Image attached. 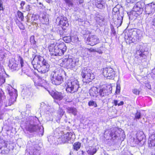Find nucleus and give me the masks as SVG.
Returning a JSON list of instances; mask_svg holds the SVG:
<instances>
[{"label":"nucleus","instance_id":"34","mask_svg":"<svg viewBox=\"0 0 155 155\" xmlns=\"http://www.w3.org/2000/svg\"><path fill=\"white\" fill-rule=\"evenodd\" d=\"M97 150L95 149H93L92 150L89 149L87 151V155H93L96 152Z\"/></svg>","mask_w":155,"mask_h":155},{"label":"nucleus","instance_id":"26","mask_svg":"<svg viewBox=\"0 0 155 155\" xmlns=\"http://www.w3.org/2000/svg\"><path fill=\"white\" fill-rule=\"evenodd\" d=\"M95 5L99 9H103L105 8V3L103 0H97Z\"/></svg>","mask_w":155,"mask_h":155},{"label":"nucleus","instance_id":"10","mask_svg":"<svg viewBox=\"0 0 155 155\" xmlns=\"http://www.w3.org/2000/svg\"><path fill=\"white\" fill-rule=\"evenodd\" d=\"M124 38L125 40H129L134 43L139 41V36L136 31L130 30L124 32Z\"/></svg>","mask_w":155,"mask_h":155},{"label":"nucleus","instance_id":"22","mask_svg":"<svg viewBox=\"0 0 155 155\" xmlns=\"http://www.w3.org/2000/svg\"><path fill=\"white\" fill-rule=\"evenodd\" d=\"M51 95L54 98L59 101L61 100L64 97L62 94L58 91H52L51 92L48 91Z\"/></svg>","mask_w":155,"mask_h":155},{"label":"nucleus","instance_id":"63","mask_svg":"<svg viewBox=\"0 0 155 155\" xmlns=\"http://www.w3.org/2000/svg\"><path fill=\"white\" fill-rule=\"evenodd\" d=\"M112 32L114 35L115 34V31L114 30V31H112Z\"/></svg>","mask_w":155,"mask_h":155},{"label":"nucleus","instance_id":"20","mask_svg":"<svg viewBox=\"0 0 155 155\" xmlns=\"http://www.w3.org/2000/svg\"><path fill=\"white\" fill-rule=\"evenodd\" d=\"M136 136L138 140L137 143H140V144H143L145 141V139L144 138V135L143 132L141 131H137Z\"/></svg>","mask_w":155,"mask_h":155},{"label":"nucleus","instance_id":"16","mask_svg":"<svg viewBox=\"0 0 155 155\" xmlns=\"http://www.w3.org/2000/svg\"><path fill=\"white\" fill-rule=\"evenodd\" d=\"M100 40L95 35H92L88 37L87 40V43L88 44L94 46L99 43Z\"/></svg>","mask_w":155,"mask_h":155},{"label":"nucleus","instance_id":"61","mask_svg":"<svg viewBox=\"0 0 155 155\" xmlns=\"http://www.w3.org/2000/svg\"><path fill=\"white\" fill-rule=\"evenodd\" d=\"M4 49L3 48H0V52H3L4 51Z\"/></svg>","mask_w":155,"mask_h":155},{"label":"nucleus","instance_id":"15","mask_svg":"<svg viewBox=\"0 0 155 155\" xmlns=\"http://www.w3.org/2000/svg\"><path fill=\"white\" fill-rule=\"evenodd\" d=\"M8 66L12 71H17L20 68V65L18 63L14 58L9 60Z\"/></svg>","mask_w":155,"mask_h":155},{"label":"nucleus","instance_id":"60","mask_svg":"<svg viewBox=\"0 0 155 155\" xmlns=\"http://www.w3.org/2000/svg\"><path fill=\"white\" fill-rule=\"evenodd\" d=\"M49 107V108H48V107H46V108H44L45 110L46 111H49V109H50V107Z\"/></svg>","mask_w":155,"mask_h":155},{"label":"nucleus","instance_id":"32","mask_svg":"<svg viewBox=\"0 0 155 155\" xmlns=\"http://www.w3.org/2000/svg\"><path fill=\"white\" fill-rule=\"evenodd\" d=\"M30 40L31 44L34 46V48L37 47L36 45V41L35 40V36H31L30 38Z\"/></svg>","mask_w":155,"mask_h":155},{"label":"nucleus","instance_id":"30","mask_svg":"<svg viewBox=\"0 0 155 155\" xmlns=\"http://www.w3.org/2000/svg\"><path fill=\"white\" fill-rule=\"evenodd\" d=\"M34 149L31 150V152L33 155H40V153L38 150L39 147L38 145H36L34 146Z\"/></svg>","mask_w":155,"mask_h":155},{"label":"nucleus","instance_id":"38","mask_svg":"<svg viewBox=\"0 0 155 155\" xmlns=\"http://www.w3.org/2000/svg\"><path fill=\"white\" fill-rule=\"evenodd\" d=\"M141 114L140 112L137 111L135 114L134 120L136 119H139L141 118Z\"/></svg>","mask_w":155,"mask_h":155},{"label":"nucleus","instance_id":"57","mask_svg":"<svg viewBox=\"0 0 155 155\" xmlns=\"http://www.w3.org/2000/svg\"><path fill=\"white\" fill-rule=\"evenodd\" d=\"M124 104V102L123 101H121L119 103L118 102V106H120Z\"/></svg>","mask_w":155,"mask_h":155},{"label":"nucleus","instance_id":"29","mask_svg":"<svg viewBox=\"0 0 155 155\" xmlns=\"http://www.w3.org/2000/svg\"><path fill=\"white\" fill-rule=\"evenodd\" d=\"M67 112L69 114H72L75 116L77 114V110L74 107H68L67 108Z\"/></svg>","mask_w":155,"mask_h":155},{"label":"nucleus","instance_id":"48","mask_svg":"<svg viewBox=\"0 0 155 155\" xmlns=\"http://www.w3.org/2000/svg\"><path fill=\"white\" fill-rule=\"evenodd\" d=\"M6 144L4 141L2 140H1L0 139V147L2 146H5Z\"/></svg>","mask_w":155,"mask_h":155},{"label":"nucleus","instance_id":"51","mask_svg":"<svg viewBox=\"0 0 155 155\" xmlns=\"http://www.w3.org/2000/svg\"><path fill=\"white\" fill-rule=\"evenodd\" d=\"M74 2H75L76 3H78V2L81 4L83 2L84 0H72Z\"/></svg>","mask_w":155,"mask_h":155},{"label":"nucleus","instance_id":"27","mask_svg":"<svg viewBox=\"0 0 155 155\" xmlns=\"http://www.w3.org/2000/svg\"><path fill=\"white\" fill-rule=\"evenodd\" d=\"M58 46L59 50L61 53H63V54L66 51L67 49V47L65 44L64 43H62L60 44L56 43Z\"/></svg>","mask_w":155,"mask_h":155},{"label":"nucleus","instance_id":"31","mask_svg":"<svg viewBox=\"0 0 155 155\" xmlns=\"http://www.w3.org/2000/svg\"><path fill=\"white\" fill-rule=\"evenodd\" d=\"M6 146H2L0 147V154H7L8 153V151Z\"/></svg>","mask_w":155,"mask_h":155},{"label":"nucleus","instance_id":"49","mask_svg":"<svg viewBox=\"0 0 155 155\" xmlns=\"http://www.w3.org/2000/svg\"><path fill=\"white\" fill-rule=\"evenodd\" d=\"M120 87L119 85L117 84L116 87V92H117L119 93L120 92Z\"/></svg>","mask_w":155,"mask_h":155},{"label":"nucleus","instance_id":"58","mask_svg":"<svg viewBox=\"0 0 155 155\" xmlns=\"http://www.w3.org/2000/svg\"><path fill=\"white\" fill-rule=\"evenodd\" d=\"M152 23H153V26H154L155 27V18H153V20Z\"/></svg>","mask_w":155,"mask_h":155},{"label":"nucleus","instance_id":"50","mask_svg":"<svg viewBox=\"0 0 155 155\" xmlns=\"http://www.w3.org/2000/svg\"><path fill=\"white\" fill-rule=\"evenodd\" d=\"M119 102V101L118 100H114L113 102L112 103H113L114 104V105L115 106H116L117 105H118V102Z\"/></svg>","mask_w":155,"mask_h":155},{"label":"nucleus","instance_id":"19","mask_svg":"<svg viewBox=\"0 0 155 155\" xmlns=\"http://www.w3.org/2000/svg\"><path fill=\"white\" fill-rule=\"evenodd\" d=\"M134 11L136 12L138 15L142 14L143 11V7L140 2H137L134 6L133 8Z\"/></svg>","mask_w":155,"mask_h":155},{"label":"nucleus","instance_id":"14","mask_svg":"<svg viewBox=\"0 0 155 155\" xmlns=\"http://www.w3.org/2000/svg\"><path fill=\"white\" fill-rule=\"evenodd\" d=\"M112 87L110 85L104 86L101 88L99 91V94L101 97H104L105 96L109 95L111 92Z\"/></svg>","mask_w":155,"mask_h":155},{"label":"nucleus","instance_id":"7","mask_svg":"<svg viewBox=\"0 0 155 155\" xmlns=\"http://www.w3.org/2000/svg\"><path fill=\"white\" fill-rule=\"evenodd\" d=\"M81 75L83 78L82 81L86 83L91 81L95 78V75L92 71L86 67L82 69Z\"/></svg>","mask_w":155,"mask_h":155},{"label":"nucleus","instance_id":"64","mask_svg":"<svg viewBox=\"0 0 155 155\" xmlns=\"http://www.w3.org/2000/svg\"><path fill=\"white\" fill-rule=\"evenodd\" d=\"M81 153L82 154H83V153H84V152L83 151H81Z\"/></svg>","mask_w":155,"mask_h":155},{"label":"nucleus","instance_id":"1","mask_svg":"<svg viewBox=\"0 0 155 155\" xmlns=\"http://www.w3.org/2000/svg\"><path fill=\"white\" fill-rule=\"evenodd\" d=\"M31 64L35 69L41 74H45L46 76L45 73L48 71L50 65L43 57L39 55H35Z\"/></svg>","mask_w":155,"mask_h":155},{"label":"nucleus","instance_id":"56","mask_svg":"<svg viewBox=\"0 0 155 155\" xmlns=\"http://www.w3.org/2000/svg\"><path fill=\"white\" fill-rule=\"evenodd\" d=\"M128 3H133L136 0H126Z\"/></svg>","mask_w":155,"mask_h":155},{"label":"nucleus","instance_id":"41","mask_svg":"<svg viewBox=\"0 0 155 155\" xmlns=\"http://www.w3.org/2000/svg\"><path fill=\"white\" fill-rule=\"evenodd\" d=\"M66 3L69 6H72L73 5V3L71 0H64Z\"/></svg>","mask_w":155,"mask_h":155},{"label":"nucleus","instance_id":"3","mask_svg":"<svg viewBox=\"0 0 155 155\" xmlns=\"http://www.w3.org/2000/svg\"><path fill=\"white\" fill-rule=\"evenodd\" d=\"M6 90L10 96V98L9 99L8 103H5V96L0 93V102L2 103V104L4 102L6 107L11 106L13 104L15 101L18 96L17 90L11 86L8 87Z\"/></svg>","mask_w":155,"mask_h":155},{"label":"nucleus","instance_id":"33","mask_svg":"<svg viewBox=\"0 0 155 155\" xmlns=\"http://www.w3.org/2000/svg\"><path fill=\"white\" fill-rule=\"evenodd\" d=\"M81 143L79 142H75L73 145L74 150H78L81 147Z\"/></svg>","mask_w":155,"mask_h":155},{"label":"nucleus","instance_id":"24","mask_svg":"<svg viewBox=\"0 0 155 155\" xmlns=\"http://www.w3.org/2000/svg\"><path fill=\"white\" fill-rule=\"evenodd\" d=\"M59 23L61 25L62 28L63 29H66V28L69 26L68 21L66 18H61L59 21Z\"/></svg>","mask_w":155,"mask_h":155},{"label":"nucleus","instance_id":"37","mask_svg":"<svg viewBox=\"0 0 155 155\" xmlns=\"http://www.w3.org/2000/svg\"><path fill=\"white\" fill-rule=\"evenodd\" d=\"M88 105L89 106H93L95 107H97V105L96 102L93 101H89L88 103Z\"/></svg>","mask_w":155,"mask_h":155},{"label":"nucleus","instance_id":"8","mask_svg":"<svg viewBox=\"0 0 155 155\" xmlns=\"http://www.w3.org/2000/svg\"><path fill=\"white\" fill-rule=\"evenodd\" d=\"M66 91L71 93L76 92L79 87V85L77 80H69L66 83Z\"/></svg>","mask_w":155,"mask_h":155},{"label":"nucleus","instance_id":"59","mask_svg":"<svg viewBox=\"0 0 155 155\" xmlns=\"http://www.w3.org/2000/svg\"><path fill=\"white\" fill-rule=\"evenodd\" d=\"M74 39H75V42H77V41H78V38L77 37V36H75L74 37Z\"/></svg>","mask_w":155,"mask_h":155},{"label":"nucleus","instance_id":"52","mask_svg":"<svg viewBox=\"0 0 155 155\" xmlns=\"http://www.w3.org/2000/svg\"><path fill=\"white\" fill-rule=\"evenodd\" d=\"M87 50L89 51L90 52H94L97 51L95 49L92 48H87Z\"/></svg>","mask_w":155,"mask_h":155},{"label":"nucleus","instance_id":"55","mask_svg":"<svg viewBox=\"0 0 155 155\" xmlns=\"http://www.w3.org/2000/svg\"><path fill=\"white\" fill-rule=\"evenodd\" d=\"M37 6L39 7H40V8H42V7L43 6V5L41 2H39V3H38L37 4Z\"/></svg>","mask_w":155,"mask_h":155},{"label":"nucleus","instance_id":"2","mask_svg":"<svg viewBox=\"0 0 155 155\" xmlns=\"http://www.w3.org/2000/svg\"><path fill=\"white\" fill-rule=\"evenodd\" d=\"M54 135L57 139L58 144H63L65 143H72L73 142V138L72 137L73 133L71 132H67L63 134L62 130H59V128H57L54 132Z\"/></svg>","mask_w":155,"mask_h":155},{"label":"nucleus","instance_id":"46","mask_svg":"<svg viewBox=\"0 0 155 155\" xmlns=\"http://www.w3.org/2000/svg\"><path fill=\"white\" fill-rule=\"evenodd\" d=\"M40 107H42L43 108H45L46 107L49 108V107L45 104V103L43 102H42L41 104Z\"/></svg>","mask_w":155,"mask_h":155},{"label":"nucleus","instance_id":"18","mask_svg":"<svg viewBox=\"0 0 155 155\" xmlns=\"http://www.w3.org/2000/svg\"><path fill=\"white\" fill-rule=\"evenodd\" d=\"M155 11V4L153 3L146 5L144 12L146 14L149 15L154 12Z\"/></svg>","mask_w":155,"mask_h":155},{"label":"nucleus","instance_id":"39","mask_svg":"<svg viewBox=\"0 0 155 155\" xmlns=\"http://www.w3.org/2000/svg\"><path fill=\"white\" fill-rule=\"evenodd\" d=\"M31 9V7L30 5H27L25 6L24 7V11L25 12L26 11L29 12Z\"/></svg>","mask_w":155,"mask_h":155},{"label":"nucleus","instance_id":"23","mask_svg":"<svg viewBox=\"0 0 155 155\" xmlns=\"http://www.w3.org/2000/svg\"><path fill=\"white\" fill-rule=\"evenodd\" d=\"M119 130L116 128H113L111 130L110 135L112 139L114 140L120 136V134L119 133Z\"/></svg>","mask_w":155,"mask_h":155},{"label":"nucleus","instance_id":"11","mask_svg":"<svg viewBox=\"0 0 155 155\" xmlns=\"http://www.w3.org/2000/svg\"><path fill=\"white\" fill-rule=\"evenodd\" d=\"M17 57L18 61L20 62L22 73L27 75L28 76L31 77V71L30 68L26 63H24V60L21 57L18 55Z\"/></svg>","mask_w":155,"mask_h":155},{"label":"nucleus","instance_id":"47","mask_svg":"<svg viewBox=\"0 0 155 155\" xmlns=\"http://www.w3.org/2000/svg\"><path fill=\"white\" fill-rule=\"evenodd\" d=\"M66 30V29H63L62 28V29L61 30H60L59 31V33L60 35H65V34H64V32H65V31Z\"/></svg>","mask_w":155,"mask_h":155},{"label":"nucleus","instance_id":"53","mask_svg":"<svg viewBox=\"0 0 155 155\" xmlns=\"http://www.w3.org/2000/svg\"><path fill=\"white\" fill-rule=\"evenodd\" d=\"M43 18L44 20V21L45 22H47L49 21V19L48 18V17L47 18L46 16L45 15L43 17Z\"/></svg>","mask_w":155,"mask_h":155},{"label":"nucleus","instance_id":"35","mask_svg":"<svg viewBox=\"0 0 155 155\" xmlns=\"http://www.w3.org/2000/svg\"><path fill=\"white\" fill-rule=\"evenodd\" d=\"M17 15L19 19L21 21H23L24 19V16H23V13L20 11H18L17 12Z\"/></svg>","mask_w":155,"mask_h":155},{"label":"nucleus","instance_id":"62","mask_svg":"<svg viewBox=\"0 0 155 155\" xmlns=\"http://www.w3.org/2000/svg\"><path fill=\"white\" fill-rule=\"evenodd\" d=\"M96 52H97L98 53H99V54H102V51L101 50L98 51H97Z\"/></svg>","mask_w":155,"mask_h":155},{"label":"nucleus","instance_id":"12","mask_svg":"<svg viewBox=\"0 0 155 155\" xmlns=\"http://www.w3.org/2000/svg\"><path fill=\"white\" fill-rule=\"evenodd\" d=\"M49 49L51 56H60L63 55V53L60 51L56 44H51L49 47Z\"/></svg>","mask_w":155,"mask_h":155},{"label":"nucleus","instance_id":"43","mask_svg":"<svg viewBox=\"0 0 155 155\" xmlns=\"http://www.w3.org/2000/svg\"><path fill=\"white\" fill-rule=\"evenodd\" d=\"M132 92L135 94L139 95L140 91L137 89H134L133 90Z\"/></svg>","mask_w":155,"mask_h":155},{"label":"nucleus","instance_id":"21","mask_svg":"<svg viewBox=\"0 0 155 155\" xmlns=\"http://www.w3.org/2000/svg\"><path fill=\"white\" fill-rule=\"evenodd\" d=\"M45 78L46 77L43 76L42 75L40 76V82L35 84V86L38 89H39L40 87L45 88V86L47 84L46 80L45 79Z\"/></svg>","mask_w":155,"mask_h":155},{"label":"nucleus","instance_id":"28","mask_svg":"<svg viewBox=\"0 0 155 155\" xmlns=\"http://www.w3.org/2000/svg\"><path fill=\"white\" fill-rule=\"evenodd\" d=\"M89 93L91 96H96V95L98 93L97 88L95 87H91L89 91Z\"/></svg>","mask_w":155,"mask_h":155},{"label":"nucleus","instance_id":"5","mask_svg":"<svg viewBox=\"0 0 155 155\" xmlns=\"http://www.w3.org/2000/svg\"><path fill=\"white\" fill-rule=\"evenodd\" d=\"M64 73L62 70H55L52 71L51 74V80L52 83L56 85L60 84L63 80L62 74Z\"/></svg>","mask_w":155,"mask_h":155},{"label":"nucleus","instance_id":"42","mask_svg":"<svg viewBox=\"0 0 155 155\" xmlns=\"http://www.w3.org/2000/svg\"><path fill=\"white\" fill-rule=\"evenodd\" d=\"M25 4V2L23 1H21L20 4V8H21L22 9L24 10V6Z\"/></svg>","mask_w":155,"mask_h":155},{"label":"nucleus","instance_id":"17","mask_svg":"<svg viewBox=\"0 0 155 155\" xmlns=\"http://www.w3.org/2000/svg\"><path fill=\"white\" fill-rule=\"evenodd\" d=\"M145 52H146L140 50H138L137 51V54L139 56L138 58L139 59L138 60V62L141 64L144 62H145L147 60V56Z\"/></svg>","mask_w":155,"mask_h":155},{"label":"nucleus","instance_id":"25","mask_svg":"<svg viewBox=\"0 0 155 155\" xmlns=\"http://www.w3.org/2000/svg\"><path fill=\"white\" fill-rule=\"evenodd\" d=\"M148 144L150 147L155 146V134H152L149 136L148 140Z\"/></svg>","mask_w":155,"mask_h":155},{"label":"nucleus","instance_id":"36","mask_svg":"<svg viewBox=\"0 0 155 155\" xmlns=\"http://www.w3.org/2000/svg\"><path fill=\"white\" fill-rule=\"evenodd\" d=\"M72 38L73 37L71 38L70 36H66L63 38V40L66 43H68L70 42Z\"/></svg>","mask_w":155,"mask_h":155},{"label":"nucleus","instance_id":"54","mask_svg":"<svg viewBox=\"0 0 155 155\" xmlns=\"http://www.w3.org/2000/svg\"><path fill=\"white\" fill-rule=\"evenodd\" d=\"M152 72L153 74L152 75V77H153V78H155V68L152 70Z\"/></svg>","mask_w":155,"mask_h":155},{"label":"nucleus","instance_id":"44","mask_svg":"<svg viewBox=\"0 0 155 155\" xmlns=\"http://www.w3.org/2000/svg\"><path fill=\"white\" fill-rule=\"evenodd\" d=\"M3 3L2 1V0H0V10L3 11L5 8L3 7Z\"/></svg>","mask_w":155,"mask_h":155},{"label":"nucleus","instance_id":"45","mask_svg":"<svg viewBox=\"0 0 155 155\" xmlns=\"http://www.w3.org/2000/svg\"><path fill=\"white\" fill-rule=\"evenodd\" d=\"M18 26L20 29L24 30L25 29V28L24 26L22 23L19 22L18 24Z\"/></svg>","mask_w":155,"mask_h":155},{"label":"nucleus","instance_id":"40","mask_svg":"<svg viewBox=\"0 0 155 155\" xmlns=\"http://www.w3.org/2000/svg\"><path fill=\"white\" fill-rule=\"evenodd\" d=\"M64 113V112L63 111V109H61L60 108L58 110V114L61 117L63 115Z\"/></svg>","mask_w":155,"mask_h":155},{"label":"nucleus","instance_id":"6","mask_svg":"<svg viewBox=\"0 0 155 155\" xmlns=\"http://www.w3.org/2000/svg\"><path fill=\"white\" fill-rule=\"evenodd\" d=\"M79 60L71 56H66L62 60L63 64L68 69H73L78 65Z\"/></svg>","mask_w":155,"mask_h":155},{"label":"nucleus","instance_id":"9","mask_svg":"<svg viewBox=\"0 0 155 155\" xmlns=\"http://www.w3.org/2000/svg\"><path fill=\"white\" fill-rule=\"evenodd\" d=\"M124 14L123 12H120L119 10L116 7H114L113 9L112 19L114 20L116 19L115 21L117 22V25L120 26L122 22Z\"/></svg>","mask_w":155,"mask_h":155},{"label":"nucleus","instance_id":"13","mask_svg":"<svg viewBox=\"0 0 155 155\" xmlns=\"http://www.w3.org/2000/svg\"><path fill=\"white\" fill-rule=\"evenodd\" d=\"M102 74L105 77L107 78L108 79L114 78L115 75V72L111 68H107L104 69Z\"/></svg>","mask_w":155,"mask_h":155},{"label":"nucleus","instance_id":"4","mask_svg":"<svg viewBox=\"0 0 155 155\" xmlns=\"http://www.w3.org/2000/svg\"><path fill=\"white\" fill-rule=\"evenodd\" d=\"M38 119L36 117H31L29 125L26 128L27 130L30 133L36 132L41 134L44 132L43 127L39 126Z\"/></svg>","mask_w":155,"mask_h":155}]
</instances>
